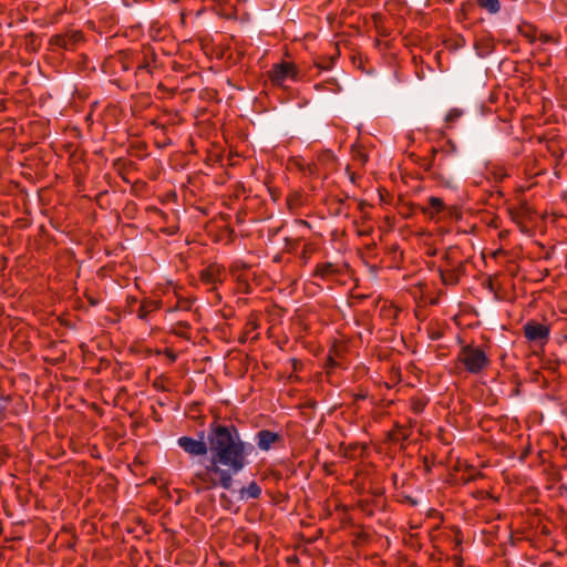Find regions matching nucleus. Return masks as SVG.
<instances>
[{
	"label": "nucleus",
	"instance_id": "nucleus-11",
	"mask_svg": "<svg viewBox=\"0 0 567 567\" xmlns=\"http://www.w3.org/2000/svg\"><path fill=\"white\" fill-rule=\"evenodd\" d=\"M477 4L491 14H495L501 10L499 0H476Z\"/></svg>",
	"mask_w": 567,
	"mask_h": 567
},
{
	"label": "nucleus",
	"instance_id": "nucleus-7",
	"mask_svg": "<svg viewBox=\"0 0 567 567\" xmlns=\"http://www.w3.org/2000/svg\"><path fill=\"white\" fill-rule=\"evenodd\" d=\"M162 307L161 300H151V299H144L141 301L138 309H137V318L141 320H146L148 315L153 311L158 310Z\"/></svg>",
	"mask_w": 567,
	"mask_h": 567
},
{
	"label": "nucleus",
	"instance_id": "nucleus-17",
	"mask_svg": "<svg viewBox=\"0 0 567 567\" xmlns=\"http://www.w3.org/2000/svg\"><path fill=\"white\" fill-rule=\"evenodd\" d=\"M539 40L542 43H549L553 41V38L548 34H540Z\"/></svg>",
	"mask_w": 567,
	"mask_h": 567
},
{
	"label": "nucleus",
	"instance_id": "nucleus-2",
	"mask_svg": "<svg viewBox=\"0 0 567 567\" xmlns=\"http://www.w3.org/2000/svg\"><path fill=\"white\" fill-rule=\"evenodd\" d=\"M457 360L472 374L481 373L491 363L485 350L476 346H464L457 355Z\"/></svg>",
	"mask_w": 567,
	"mask_h": 567
},
{
	"label": "nucleus",
	"instance_id": "nucleus-1",
	"mask_svg": "<svg viewBox=\"0 0 567 567\" xmlns=\"http://www.w3.org/2000/svg\"><path fill=\"white\" fill-rule=\"evenodd\" d=\"M178 446L189 456H209L198 464L192 476V485L197 492L217 487L226 491L233 488L234 477L249 463L248 456L252 445L241 439L236 426L213 422L207 432L199 433V439L181 436Z\"/></svg>",
	"mask_w": 567,
	"mask_h": 567
},
{
	"label": "nucleus",
	"instance_id": "nucleus-3",
	"mask_svg": "<svg viewBox=\"0 0 567 567\" xmlns=\"http://www.w3.org/2000/svg\"><path fill=\"white\" fill-rule=\"evenodd\" d=\"M300 71L291 61H281L275 63L268 71L271 83L276 86L285 87L288 81H299Z\"/></svg>",
	"mask_w": 567,
	"mask_h": 567
},
{
	"label": "nucleus",
	"instance_id": "nucleus-18",
	"mask_svg": "<svg viewBox=\"0 0 567 567\" xmlns=\"http://www.w3.org/2000/svg\"><path fill=\"white\" fill-rule=\"evenodd\" d=\"M423 406H424V404H423V403H421V402H415V403H414V408H413V409H414V411H415V412H420V411H422Z\"/></svg>",
	"mask_w": 567,
	"mask_h": 567
},
{
	"label": "nucleus",
	"instance_id": "nucleus-9",
	"mask_svg": "<svg viewBox=\"0 0 567 567\" xmlns=\"http://www.w3.org/2000/svg\"><path fill=\"white\" fill-rule=\"evenodd\" d=\"M445 205L442 198L431 196L429 198V208L425 212L431 217H434V215L441 213L444 209Z\"/></svg>",
	"mask_w": 567,
	"mask_h": 567
},
{
	"label": "nucleus",
	"instance_id": "nucleus-4",
	"mask_svg": "<svg viewBox=\"0 0 567 567\" xmlns=\"http://www.w3.org/2000/svg\"><path fill=\"white\" fill-rule=\"evenodd\" d=\"M550 327L529 320L524 324V336L530 342L545 344L549 339Z\"/></svg>",
	"mask_w": 567,
	"mask_h": 567
},
{
	"label": "nucleus",
	"instance_id": "nucleus-5",
	"mask_svg": "<svg viewBox=\"0 0 567 567\" xmlns=\"http://www.w3.org/2000/svg\"><path fill=\"white\" fill-rule=\"evenodd\" d=\"M278 441H280L279 434L269 430H261L256 434V442L261 451L270 450V447Z\"/></svg>",
	"mask_w": 567,
	"mask_h": 567
},
{
	"label": "nucleus",
	"instance_id": "nucleus-12",
	"mask_svg": "<svg viewBox=\"0 0 567 567\" xmlns=\"http://www.w3.org/2000/svg\"><path fill=\"white\" fill-rule=\"evenodd\" d=\"M315 90L316 91H324V90H329L333 93H337L341 90L338 81L336 79H329L327 80L326 82L323 83H317L315 84Z\"/></svg>",
	"mask_w": 567,
	"mask_h": 567
},
{
	"label": "nucleus",
	"instance_id": "nucleus-19",
	"mask_svg": "<svg viewBox=\"0 0 567 567\" xmlns=\"http://www.w3.org/2000/svg\"><path fill=\"white\" fill-rule=\"evenodd\" d=\"M317 66H318L319 69H322V70H328V69H329V66H328V65H327V66H323V65H321V64H317Z\"/></svg>",
	"mask_w": 567,
	"mask_h": 567
},
{
	"label": "nucleus",
	"instance_id": "nucleus-14",
	"mask_svg": "<svg viewBox=\"0 0 567 567\" xmlns=\"http://www.w3.org/2000/svg\"><path fill=\"white\" fill-rule=\"evenodd\" d=\"M218 271V268L215 266L206 269L202 274V280L205 281L206 284H216L219 280Z\"/></svg>",
	"mask_w": 567,
	"mask_h": 567
},
{
	"label": "nucleus",
	"instance_id": "nucleus-10",
	"mask_svg": "<svg viewBox=\"0 0 567 567\" xmlns=\"http://www.w3.org/2000/svg\"><path fill=\"white\" fill-rule=\"evenodd\" d=\"M337 272V268L331 262L320 264L316 267L315 275L320 278H328Z\"/></svg>",
	"mask_w": 567,
	"mask_h": 567
},
{
	"label": "nucleus",
	"instance_id": "nucleus-16",
	"mask_svg": "<svg viewBox=\"0 0 567 567\" xmlns=\"http://www.w3.org/2000/svg\"><path fill=\"white\" fill-rule=\"evenodd\" d=\"M8 403H9V398L0 396V422L4 419Z\"/></svg>",
	"mask_w": 567,
	"mask_h": 567
},
{
	"label": "nucleus",
	"instance_id": "nucleus-15",
	"mask_svg": "<svg viewBox=\"0 0 567 567\" xmlns=\"http://www.w3.org/2000/svg\"><path fill=\"white\" fill-rule=\"evenodd\" d=\"M462 115H463V111L462 110H460V109H452L445 115V122L449 125H452L453 123L458 121L462 117Z\"/></svg>",
	"mask_w": 567,
	"mask_h": 567
},
{
	"label": "nucleus",
	"instance_id": "nucleus-8",
	"mask_svg": "<svg viewBox=\"0 0 567 567\" xmlns=\"http://www.w3.org/2000/svg\"><path fill=\"white\" fill-rule=\"evenodd\" d=\"M173 292L176 302L169 308V311H187L192 308L193 301L190 298L182 296L176 287H173Z\"/></svg>",
	"mask_w": 567,
	"mask_h": 567
},
{
	"label": "nucleus",
	"instance_id": "nucleus-6",
	"mask_svg": "<svg viewBox=\"0 0 567 567\" xmlns=\"http://www.w3.org/2000/svg\"><path fill=\"white\" fill-rule=\"evenodd\" d=\"M261 487L256 481H251L247 486L240 487L238 493V499L240 501H249L257 499L261 495Z\"/></svg>",
	"mask_w": 567,
	"mask_h": 567
},
{
	"label": "nucleus",
	"instance_id": "nucleus-13",
	"mask_svg": "<svg viewBox=\"0 0 567 567\" xmlns=\"http://www.w3.org/2000/svg\"><path fill=\"white\" fill-rule=\"evenodd\" d=\"M488 173L494 177L496 182H502L508 176L506 167L503 165H492L488 167Z\"/></svg>",
	"mask_w": 567,
	"mask_h": 567
}]
</instances>
